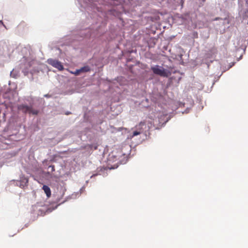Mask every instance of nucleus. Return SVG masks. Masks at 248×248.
<instances>
[{"instance_id": "f257e3e1", "label": "nucleus", "mask_w": 248, "mask_h": 248, "mask_svg": "<svg viewBox=\"0 0 248 248\" xmlns=\"http://www.w3.org/2000/svg\"><path fill=\"white\" fill-rule=\"evenodd\" d=\"M17 109L19 111H21L24 113H29L32 115H37L39 113V110L34 109L32 108V106H29L25 104H20L18 106Z\"/></svg>"}, {"instance_id": "f03ea898", "label": "nucleus", "mask_w": 248, "mask_h": 248, "mask_svg": "<svg viewBox=\"0 0 248 248\" xmlns=\"http://www.w3.org/2000/svg\"><path fill=\"white\" fill-rule=\"evenodd\" d=\"M151 70L153 72L157 75H159L161 77H167V73L166 70L162 67L159 65H155L151 67Z\"/></svg>"}, {"instance_id": "7ed1b4c3", "label": "nucleus", "mask_w": 248, "mask_h": 248, "mask_svg": "<svg viewBox=\"0 0 248 248\" xmlns=\"http://www.w3.org/2000/svg\"><path fill=\"white\" fill-rule=\"evenodd\" d=\"M143 126H145V122H141L138 125H136V130L133 132L131 137L133 138L142 133L143 132Z\"/></svg>"}, {"instance_id": "20e7f679", "label": "nucleus", "mask_w": 248, "mask_h": 248, "mask_svg": "<svg viewBox=\"0 0 248 248\" xmlns=\"http://www.w3.org/2000/svg\"><path fill=\"white\" fill-rule=\"evenodd\" d=\"M47 62L54 67L57 68L59 70L62 71L63 69V66L62 63L58 60L49 59L47 60Z\"/></svg>"}, {"instance_id": "39448f33", "label": "nucleus", "mask_w": 248, "mask_h": 248, "mask_svg": "<svg viewBox=\"0 0 248 248\" xmlns=\"http://www.w3.org/2000/svg\"><path fill=\"white\" fill-rule=\"evenodd\" d=\"M42 189L44 190L45 193H46V196L49 198L51 196V190H50V188L46 186V185H44L43 187H42Z\"/></svg>"}, {"instance_id": "423d86ee", "label": "nucleus", "mask_w": 248, "mask_h": 248, "mask_svg": "<svg viewBox=\"0 0 248 248\" xmlns=\"http://www.w3.org/2000/svg\"><path fill=\"white\" fill-rule=\"evenodd\" d=\"M79 70L80 73L87 72L90 71V68L89 66H85L84 67H81Z\"/></svg>"}, {"instance_id": "0eeeda50", "label": "nucleus", "mask_w": 248, "mask_h": 248, "mask_svg": "<svg viewBox=\"0 0 248 248\" xmlns=\"http://www.w3.org/2000/svg\"><path fill=\"white\" fill-rule=\"evenodd\" d=\"M71 73L74 74L76 76H78L80 74V72L79 69L76 70L75 72H70Z\"/></svg>"}, {"instance_id": "6e6552de", "label": "nucleus", "mask_w": 248, "mask_h": 248, "mask_svg": "<svg viewBox=\"0 0 248 248\" xmlns=\"http://www.w3.org/2000/svg\"><path fill=\"white\" fill-rule=\"evenodd\" d=\"M48 169H51V171L53 172L55 171V167L54 165H51L48 167Z\"/></svg>"}, {"instance_id": "1a4fd4ad", "label": "nucleus", "mask_w": 248, "mask_h": 248, "mask_svg": "<svg viewBox=\"0 0 248 248\" xmlns=\"http://www.w3.org/2000/svg\"><path fill=\"white\" fill-rule=\"evenodd\" d=\"M91 149L93 148L94 150H96L97 148V147L96 146H95L94 147H89Z\"/></svg>"}, {"instance_id": "9d476101", "label": "nucleus", "mask_w": 248, "mask_h": 248, "mask_svg": "<svg viewBox=\"0 0 248 248\" xmlns=\"http://www.w3.org/2000/svg\"><path fill=\"white\" fill-rule=\"evenodd\" d=\"M23 181H24V182L25 181V183H26H26H28V179H23Z\"/></svg>"}, {"instance_id": "9b49d317", "label": "nucleus", "mask_w": 248, "mask_h": 248, "mask_svg": "<svg viewBox=\"0 0 248 248\" xmlns=\"http://www.w3.org/2000/svg\"><path fill=\"white\" fill-rule=\"evenodd\" d=\"M0 24H1L3 26L5 27V25H4L2 20H0Z\"/></svg>"}, {"instance_id": "f8f14e48", "label": "nucleus", "mask_w": 248, "mask_h": 248, "mask_svg": "<svg viewBox=\"0 0 248 248\" xmlns=\"http://www.w3.org/2000/svg\"><path fill=\"white\" fill-rule=\"evenodd\" d=\"M181 2L182 6H183V4H184V0H181Z\"/></svg>"}, {"instance_id": "ddd939ff", "label": "nucleus", "mask_w": 248, "mask_h": 248, "mask_svg": "<svg viewBox=\"0 0 248 248\" xmlns=\"http://www.w3.org/2000/svg\"><path fill=\"white\" fill-rule=\"evenodd\" d=\"M69 114H70V113H69V112H67V113H66V115H68Z\"/></svg>"}]
</instances>
